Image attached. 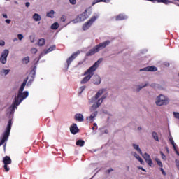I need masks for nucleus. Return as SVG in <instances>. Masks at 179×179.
I'll list each match as a JSON object with an SVG mask.
<instances>
[{
	"mask_svg": "<svg viewBox=\"0 0 179 179\" xmlns=\"http://www.w3.org/2000/svg\"><path fill=\"white\" fill-rule=\"evenodd\" d=\"M102 61V58L99 59L84 73L85 77L80 81L81 85H85V83H87V82H89L90 80L92 79V76L94 75V72L96 71V69H97V67L99 66Z\"/></svg>",
	"mask_w": 179,
	"mask_h": 179,
	"instance_id": "obj_1",
	"label": "nucleus"
},
{
	"mask_svg": "<svg viewBox=\"0 0 179 179\" xmlns=\"http://www.w3.org/2000/svg\"><path fill=\"white\" fill-rule=\"evenodd\" d=\"M23 62H24V64H29L30 62V58L29 57V56L24 57L22 59Z\"/></svg>",
	"mask_w": 179,
	"mask_h": 179,
	"instance_id": "obj_35",
	"label": "nucleus"
},
{
	"mask_svg": "<svg viewBox=\"0 0 179 179\" xmlns=\"http://www.w3.org/2000/svg\"><path fill=\"white\" fill-rule=\"evenodd\" d=\"M79 54H80V51L78 50L77 52L73 53L71 55V57L67 59L66 60L67 66H69V65H71V64L72 63V61H73V59H75V58H76V57H78Z\"/></svg>",
	"mask_w": 179,
	"mask_h": 179,
	"instance_id": "obj_10",
	"label": "nucleus"
},
{
	"mask_svg": "<svg viewBox=\"0 0 179 179\" xmlns=\"http://www.w3.org/2000/svg\"><path fill=\"white\" fill-rule=\"evenodd\" d=\"M9 55V50H4L1 55L0 57V62L5 65L6 64V61H8V56Z\"/></svg>",
	"mask_w": 179,
	"mask_h": 179,
	"instance_id": "obj_9",
	"label": "nucleus"
},
{
	"mask_svg": "<svg viewBox=\"0 0 179 179\" xmlns=\"http://www.w3.org/2000/svg\"><path fill=\"white\" fill-rule=\"evenodd\" d=\"M15 3H17V1H15Z\"/></svg>",
	"mask_w": 179,
	"mask_h": 179,
	"instance_id": "obj_60",
	"label": "nucleus"
},
{
	"mask_svg": "<svg viewBox=\"0 0 179 179\" xmlns=\"http://www.w3.org/2000/svg\"><path fill=\"white\" fill-rule=\"evenodd\" d=\"M104 93V90H99L98 92L96 94V95L92 97L91 99H90L89 103H94L95 101H97L99 99V97L101 96Z\"/></svg>",
	"mask_w": 179,
	"mask_h": 179,
	"instance_id": "obj_11",
	"label": "nucleus"
},
{
	"mask_svg": "<svg viewBox=\"0 0 179 179\" xmlns=\"http://www.w3.org/2000/svg\"><path fill=\"white\" fill-rule=\"evenodd\" d=\"M70 3L71 5H76V0H69Z\"/></svg>",
	"mask_w": 179,
	"mask_h": 179,
	"instance_id": "obj_45",
	"label": "nucleus"
},
{
	"mask_svg": "<svg viewBox=\"0 0 179 179\" xmlns=\"http://www.w3.org/2000/svg\"><path fill=\"white\" fill-rule=\"evenodd\" d=\"M45 45V39L41 38L38 40V45L39 47H43V45Z\"/></svg>",
	"mask_w": 179,
	"mask_h": 179,
	"instance_id": "obj_32",
	"label": "nucleus"
},
{
	"mask_svg": "<svg viewBox=\"0 0 179 179\" xmlns=\"http://www.w3.org/2000/svg\"><path fill=\"white\" fill-rule=\"evenodd\" d=\"M10 22V20H6V23H7L8 24H9Z\"/></svg>",
	"mask_w": 179,
	"mask_h": 179,
	"instance_id": "obj_52",
	"label": "nucleus"
},
{
	"mask_svg": "<svg viewBox=\"0 0 179 179\" xmlns=\"http://www.w3.org/2000/svg\"><path fill=\"white\" fill-rule=\"evenodd\" d=\"M76 146H80L82 148V146H85V141L83 140H78L76 143Z\"/></svg>",
	"mask_w": 179,
	"mask_h": 179,
	"instance_id": "obj_26",
	"label": "nucleus"
},
{
	"mask_svg": "<svg viewBox=\"0 0 179 179\" xmlns=\"http://www.w3.org/2000/svg\"><path fill=\"white\" fill-rule=\"evenodd\" d=\"M70 132H71L73 135H76V134L79 132V128H78L76 123H73V125L70 127Z\"/></svg>",
	"mask_w": 179,
	"mask_h": 179,
	"instance_id": "obj_14",
	"label": "nucleus"
},
{
	"mask_svg": "<svg viewBox=\"0 0 179 179\" xmlns=\"http://www.w3.org/2000/svg\"><path fill=\"white\" fill-rule=\"evenodd\" d=\"M25 6H26L27 8H29V6H30V3L27 2V3H25Z\"/></svg>",
	"mask_w": 179,
	"mask_h": 179,
	"instance_id": "obj_50",
	"label": "nucleus"
},
{
	"mask_svg": "<svg viewBox=\"0 0 179 179\" xmlns=\"http://www.w3.org/2000/svg\"><path fill=\"white\" fill-rule=\"evenodd\" d=\"M140 71H145V72H156V71H157V68L155 66H147L143 69H141Z\"/></svg>",
	"mask_w": 179,
	"mask_h": 179,
	"instance_id": "obj_13",
	"label": "nucleus"
},
{
	"mask_svg": "<svg viewBox=\"0 0 179 179\" xmlns=\"http://www.w3.org/2000/svg\"><path fill=\"white\" fill-rule=\"evenodd\" d=\"M3 17H4V19H8V15L6 14H3Z\"/></svg>",
	"mask_w": 179,
	"mask_h": 179,
	"instance_id": "obj_51",
	"label": "nucleus"
},
{
	"mask_svg": "<svg viewBox=\"0 0 179 179\" xmlns=\"http://www.w3.org/2000/svg\"><path fill=\"white\" fill-rule=\"evenodd\" d=\"M55 12L54 10H50V12L47 13L46 16L47 17H51V19L54 18V15Z\"/></svg>",
	"mask_w": 179,
	"mask_h": 179,
	"instance_id": "obj_28",
	"label": "nucleus"
},
{
	"mask_svg": "<svg viewBox=\"0 0 179 179\" xmlns=\"http://www.w3.org/2000/svg\"><path fill=\"white\" fill-rule=\"evenodd\" d=\"M111 171H114V169H108V174H110V173H111Z\"/></svg>",
	"mask_w": 179,
	"mask_h": 179,
	"instance_id": "obj_49",
	"label": "nucleus"
},
{
	"mask_svg": "<svg viewBox=\"0 0 179 179\" xmlns=\"http://www.w3.org/2000/svg\"><path fill=\"white\" fill-rule=\"evenodd\" d=\"M92 129L93 131H94V127H93Z\"/></svg>",
	"mask_w": 179,
	"mask_h": 179,
	"instance_id": "obj_58",
	"label": "nucleus"
},
{
	"mask_svg": "<svg viewBox=\"0 0 179 179\" xmlns=\"http://www.w3.org/2000/svg\"><path fill=\"white\" fill-rule=\"evenodd\" d=\"M98 16H93L92 18H90L87 22H85L83 25V30L86 31L88 30V29H90V27L93 23H94L95 20H97Z\"/></svg>",
	"mask_w": 179,
	"mask_h": 179,
	"instance_id": "obj_7",
	"label": "nucleus"
},
{
	"mask_svg": "<svg viewBox=\"0 0 179 179\" xmlns=\"http://www.w3.org/2000/svg\"><path fill=\"white\" fill-rule=\"evenodd\" d=\"M99 2H105V3H108L110 0H94L92 3V6L96 5V3H99Z\"/></svg>",
	"mask_w": 179,
	"mask_h": 179,
	"instance_id": "obj_25",
	"label": "nucleus"
},
{
	"mask_svg": "<svg viewBox=\"0 0 179 179\" xmlns=\"http://www.w3.org/2000/svg\"><path fill=\"white\" fill-rule=\"evenodd\" d=\"M82 64H83V62H80L78 63V65H82Z\"/></svg>",
	"mask_w": 179,
	"mask_h": 179,
	"instance_id": "obj_55",
	"label": "nucleus"
},
{
	"mask_svg": "<svg viewBox=\"0 0 179 179\" xmlns=\"http://www.w3.org/2000/svg\"><path fill=\"white\" fill-rule=\"evenodd\" d=\"M169 103H170V99H169V97L163 94H160L159 96H158L155 101V104L159 106H167Z\"/></svg>",
	"mask_w": 179,
	"mask_h": 179,
	"instance_id": "obj_5",
	"label": "nucleus"
},
{
	"mask_svg": "<svg viewBox=\"0 0 179 179\" xmlns=\"http://www.w3.org/2000/svg\"><path fill=\"white\" fill-rule=\"evenodd\" d=\"M134 157H136V159H137V160H138V162H140L141 164H143V163H145V162H143V159H142L138 154L134 153Z\"/></svg>",
	"mask_w": 179,
	"mask_h": 179,
	"instance_id": "obj_30",
	"label": "nucleus"
},
{
	"mask_svg": "<svg viewBox=\"0 0 179 179\" xmlns=\"http://www.w3.org/2000/svg\"><path fill=\"white\" fill-rule=\"evenodd\" d=\"M6 1H10V0H6Z\"/></svg>",
	"mask_w": 179,
	"mask_h": 179,
	"instance_id": "obj_61",
	"label": "nucleus"
},
{
	"mask_svg": "<svg viewBox=\"0 0 179 179\" xmlns=\"http://www.w3.org/2000/svg\"><path fill=\"white\" fill-rule=\"evenodd\" d=\"M29 96V92L24 91V92H18L17 96L15 98L14 102L12 103V105L10 106L9 109L10 111H15L16 108H17V106L19 104L24 100L27 97Z\"/></svg>",
	"mask_w": 179,
	"mask_h": 179,
	"instance_id": "obj_2",
	"label": "nucleus"
},
{
	"mask_svg": "<svg viewBox=\"0 0 179 179\" xmlns=\"http://www.w3.org/2000/svg\"><path fill=\"white\" fill-rule=\"evenodd\" d=\"M32 18L34 19V20H35V22H40V20H41V16L38 13H35L33 15Z\"/></svg>",
	"mask_w": 179,
	"mask_h": 179,
	"instance_id": "obj_23",
	"label": "nucleus"
},
{
	"mask_svg": "<svg viewBox=\"0 0 179 179\" xmlns=\"http://www.w3.org/2000/svg\"><path fill=\"white\" fill-rule=\"evenodd\" d=\"M160 155H161L162 159H163V160H167V157H166V155H164V153H163V152L160 151Z\"/></svg>",
	"mask_w": 179,
	"mask_h": 179,
	"instance_id": "obj_36",
	"label": "nucleus"
},
{
	"mask_svg": "<svg viewBox=\"0 0 179 179\" xmlns=\"http://www.w3.org/2000/svg\"><path fill=\"white\" fill-rule=\"evenodd\" d=\"M138 131H141L142 129V127H138Z\"/></svg>",
	"mask_w": 179,
	"mask_h": 179,
	"instance_id": "obj_56",
	"label": "nucleus"
},
{
	"mask_svg": "<svg viewBox=\"0 0 179 179\" xmlns=\"http://www.w3.org/2000/svg\"><path fill=\"white\" fill-rule=\"evenodd\" d=\"M175 162H176V166L178 170H179V160L178 159H176Z\"/></svg>",
	"mask_w": 179,
	"mask_h": 179,
	"instance_id": "obj_42",
	"label": "nucleus"
},
{
	"mask_svg": "<svg viewBox=\"0 0 179 179\" xmlns=\"http://www.w3.org/2000/svg\"><path fill=\"white\" fill-rule=\"evenodd\" d=\"M173 117H175L177 120H179V113L178 112H173Z\"/></svg>",
	"mask_w": 179,
	"mask_h": 179,
	"instance_id": "obj_37",
	"label": "nucleus"
},
{
	"mask_svg": "<svg viewBox=\"0 0 179 179\" xmlns=\"http://www.w3.org/2000/svg\"><path fill=\"white\" fill-rule=\"evenodd\" d=\"M91 113H92L91 114V115L87 118V120H90V121H94V118H96V117H97V114H98V112L97 110H90Z\"/></svg>",
	"mask_w": 179,
	"mask_h": 179,
	"instance_id": "obj_16",
	"label": "nucleus"
},
{
	"mask_svg": "<svg viewBox=\"0 0 179 179\" xmlns=\"http://www.w3.org/2000/svg\"><path fill=\"white\" fill-rule=\"evenodd\" d=\"M139 169L140 170H142V171H146V170L143 167H140Z\"/></svg>",
	"mask_w": 179,
	"mask_h": 179,
	"instance_id": "obj_53",
	"label": "nucleus"
},
{
	"mask_svg": "<svg viewBox=\"0 0 179 179\" xmlns=\"http://www.w3.org/2000/svg\"><path fill=\"white\" fill-rule=\"evenodd\" d=\"M27 80H29V77H27L22 83V84L21 85L20 88L19 89L20 93H22L23 92V90H24V87H26V84L27 83Z\"/></svg>",
	"mask_w": 179,
	"mask_h": 179,
	"instance_id": "obj_20",
	"label": "nucleus"
},
{
	"mask_svg": "<svg viewBox=\"0 0 179 179\" xmlns=\"http://www.w3.org/2000/svg\"><path fill=\"white\" fill-rule=\"evenodd\" d=\"M29 40H30L31 43H34V36H30Z\"/></svg>",
	"mask_w": 179,
	"mask_h": 179,
	"instance_id": "obj_46",
	"label": "nucleus"
},
{
	"mask_svg": "<svg viewBox=\"0 0 179 179\" xmlns=\"http://www.w3.org/2000/svg\"><path fill=\"white\" fill-rule=\"evenodd\" d=\"M152 136L153 139H155V141H157V142H159V135L157 134V132L153 131L152 133Z\"/></svg>",
	"mask_w": 179,
	"mask_h": 179,
	"instance_id": "obj_29",
	"label": "nucleus"
},
{
	"mask_svg": "<svg viewBox=\"0 0 179 179\" xmlns=\"http://www.w3.org/2000/svg\"><path fill=\"white\" fill-rule=\"evenodd\" d=\"M88 18L87 10H85L82 14L78 15L76 19L73 20L72 22L73 23H80V22H85Z\"/></svg>",
	"mask_w": 179,
	"mask_h": 179,
	"instance_id": "obj_6",
	"label": "nucleus"
},
{
	"mask_svg": "<svg viewBox=\"0 0 179 179\" xmlns=\"http://www.w3.org/2000/svg\"><path fill=\"white\" fill-rule=\"evenodd\" d=\"M94 85H100L101 83V78L99 76H94L93 78Z\"/></svg>",
	"mask_w": 179,
	"mask_h": 179,
	"instance_id": "obj_18",
	"label": "nucleus"
},
{
	"mask_svg": "<svg viewBox=\"0 0 179 179\" xmlns=\"http://www.w3.org/2000/svg\"><path fill=\"white\" fill-rule=\"evenodd\" d=\"M56 48L57 46H55V45H52L48 50H45V54H48V52H51V51H55Z\"/></svg>",
	"mask_w": 179,
	"mask_h": 179,
	"instance_id": "obj_24",
	"label": "nucleus"
},
{
	"mask_svg": "<svg viewBox=\"0 0 179 179\" xmlns=\"http://www.w3.org/2000/svg\"><path fill=\"white\" fill-rule=\"evenodd\" d=\"M30 75H32V78L28 82L27 85H31V82L34 80V77L36 76V67H34L33 69L31 71Z\"/></svg>",
	"mask_w": 179,
	"mask_h": 179,
	"instance_id": "obj_17",
	"label": "nucleus"
},
{
	"mask_svg": "<svg viewBox=\"0 0 179 179\" xmlns=\"http://www.w3.org/2000/svg\"><path fill=\"white\" fill-rule=\"evenodd\" d=\"M3 163L4 164H12V159H10V157L6 156L3 158Z\"/></svg>",
	"mask_w": 179,
	"mask_h": 179,
	"instance_id": "obj_19",
	"label": "nucleus"
},
{
	"mask_svg": "<svg viewBox=\"0 0 179 179\" xmlns=\"http://www.w3.org/2000/svg\"><path fill=\"white\" fill-rule=\"evenodd\" d=\"M147 85H148V84H145V85H143V87H140V89H142V88L145 87L147 86Z\"/></svg>",
	"mask_w": 179,
	"mask_h": 179,
	"instance_id": "obj_54",
	"label": "nucleus"
},
{
	"mask_svg": "<svg viewBox=\"0 0 179 179\" xmlns=\"http://www.w3.org/2000/svg\"><path fill=\"white\" fill-rule=\"evenodd\" d=\"M169 141L171 143V145H173L175 152L176 153V155H178V156H179V152L177 150V145L176 143H174V140L173 139V138H169Z\"/></svg>",
	"mask_w": 179,
	"mask_h": 179,
	"instance_id": "obj_22",
	"label": "nucleus"
},
{
	"mask_svg": "<svg viewBox=\"0 0 179 179\" xmlns=\"http://www.w3.org/2000/svg\"><path fill=\"white\" fill-rule=\"evenodd\" d=\"M59 27V24L58 22H55L51 25L52 30H57Z\"/></svg>",
	"mask_w": 179,
	"mask_h": 179,
	"instance_id": "obj_31",
	"label": "nucleus"
},
{
	"mask_svg": "<svg viewBox=\"0 0 179 179\" xmlns=\"http://www.w3.org/2000/svg\"><path fill=\"white\" fill-rule=\"evenodd\" d=\"M85 89H86V86H82V87H80V94L82 92H83V90H85Z\"/></svg>",
	"mask_w": 179,
	"mask_h": 179,
	"instance_id": "obj_41",
	"label": "nucleus"
},
{
	"mask_svg": "<svg viewBox=\"0 0 179 179\" xmlns=\"http://www.w3.org/2000/svg\"><path fill=\"white\" fill-rule=\"evenodd\" d=\"M18 40H23V35L22 34H19L17 35Z\"/></svg>",
	"mask_w": 179,
	"mask_h": 179,
	"instance_id": "obj_44",
	"label": "nucleus"
},
{
	"mask_svg": "<svg viewBox=\"0 0 179 179\" xmlns=\"http://www.w3.org/2000/svg\"><path fill=\"white\" fill-rule=\"evenodd\" d=\"M37 48H31V54H37Z\"/></svg>",
	"mask_w": 179,
	"mask_h": 179,
	"instance_id": "obj_39",
	"label": "nucleus"
},
{
	"mask_svg": "<svg viewBox=\"0 0 179 179\" xmlns=\"http://www.w3.org/2000/svg\"><path fill=\"white\" fill-rule=\"evenodd\" d=\"M74 120H76V121H78V122H83L85 121L83 115L80 113L76 114L74 116Z\"/></svg>",
	"mask_w": 179,
	"mask_h": 179,
	"instance_id": "obj_15",
	"label": "nucleus"
},
{
	"mask_svg": "<svg viewBox=\"0 0 179 179\" xmlns=\"http://www.w3.org/2000/svg\"><path fill=\"white\" fill-rule=\"evenodd\" d=\"M0 45L1 47H3V45H5V42L3 41V40H0Z\"/></svg>",
	"mask_w": 179,
	"mask_h": 179,
	"instance_id": "obj_47",
	"label": "nucleus"
},
{
	"mask_svg": "<svg viewBox=\"0 0 179 179\" xmlns=\"http://www.w3.org/2000/svg\"><path fill=\"white\" fill-rule=\"evenodd\" d=\"M3 168L6 173H8V171H9V170H10V169H9V167L8 166V164H4Z\"/></svg>",
	"mask_w": 179,
	"mask_h": 179,
	"instance_id": "obj_38",
	"label": "nucleus"
},
{
	"mask_svg": "<svg viewBox=\"0 0 179 179\" xmlns=\"http://www.w3.org/2000/svg\"><path fill=\"white\" fill-rule=\"evenodd\" d=\"M143 157L145 160V162L148 164V166H150V167L153 166V161H152V159L150 158V155H149V154L146 152L144 153Z\"/></svg>",
	"mask_w": 179,
	"mask_h": 179,
	"instance_id": "obj_12",
	"label": "nucleus"
},
{
	"mask_svg": "<svg viewBox=\"0 0 179 179\" xmlns=\"http://www.w3.org/2000/svg\"><path fill=\"white\" fill-rule=\"evenodd\" d=\"M125 19H127V15H124V14H119L115 17V20L117 22H120V20H125Z\"/></svg>",
	"mask_w": 179,
	"mask_h": 179,
	"instance_id": "obj_21",
	"label": "nucleus"
},
{
	"mask_svg": "<svg viewBox=\"0 0 179 179\" xmlns=\"http://www.w3.org/2000/svg\"><path fill=\"white\" fill-rule=\"evenodd\" d=\"M10 71V70H9V69L4 70L5 75H8V73H9Z\"/></svg>",
	"mask_w": 179,
	"mask_h": 179,
	"instance_id": "obj_48",
	"label": "nucleus"
},
{
	"mask_svg": "<svg viewBox=\"0 0 179 179\" xmlns=\"http://www.w3.org/2000/svg\"><path fill=\"white\" fill-rule=\"evenodd\" d=\"M133 148L140 154L142 155V150L137 144H133Z\"/></svg>",
	"mask_w": 179,
	"mask_h": 179,
	"instance_id": "obj_27",
	"label": "nucleus"
},
{
	"mask_svg": "<svg viewBox=\"0 0 179 179\" xmlns=\"http://www.w3.org/2000/svg\"><path fill=\"white\" fill-rule=\"evenodd\" d=\"M155 162H157V164L159 166V167H163V163H162V161L159 158H155Z\"/></svg>",
	"mask_w": 179,
	"mask_h": 179,
	"instance_id": "obj_34",
	"label": "nucleus"
},
{
	"mask_svg": "<svg viewBox=\"0 0 179 179\" xmlns=\"http://www.w3.org/2000/svg\"><path fill=\"white\" fill-rule=\"evenodd\" d=\"M94 127H97V124L94 123Z\"/></svg>",
	"mask_w": 179,
	"mask_h": 179,
	"instance_id": "obj_57",
	"label": "nucleus"
},
{
	"mask_svg": "<svg viewBox=\"0 0 179 179\" xmlns=\"http://www.w3.org/2000/svg\"><path fill=\"white\" fill-rule=\"evenodd\" d=\"M155 1H157L158 3H164L165 5H169V3H171V1L169 0H155Z\"/></svg>",
	"mask_w": 179,
	"mask_h": 179,
	"instance_id": "obj_33",
	"label": "nucleus"
},
{
	"mask_svg": "<svg viewBox=\"0 0 179 179\" xmlns=\"http://www.w3.org/2000/svg\"><path fill=\"white\" fill-rule=\"evenodd\" d=\"M109 44L110 41L108 40L95 45L92 49H91L86 53V56L92 57V55H94V54H96V52L101 51V50H104V48H106V47H107V45H108Z\"/></svg>",
	"mask_w": 179,
	"mask_h": 179,
	"instance_id": "obj_3",
	"label": "nucleus"
},
{
	"mask_svg": "<svg viewBox=\"0 0 179 179\" xmlns=\"http://www.w3.org/2000/svg\"><path fill=\"white\" fill-rule=\"evenodd\" d=\"M10 129H12V120H9L8 122V125L3 135V138L0 142V146H2L8 141V138H9V135H10Z\"/></svg>",
	"mask_w": 179,
	"mask_h": 179,
	"instance_id": "obj_4",
	"label": "nucleus"
},
{
	"mask_svg": "<svg viewBox=\"0 0 179 179\" xmlns=\"http://www.w3.org/2000/svg\"><path fill=\"white\" fill-rule=\"evenodd\" d=\"M106 97H107L106 95H103L101 98L98 99L97 101L92 106L90 110L94 111V110H97V108L101 106V103H103V101L104 99H106Z\"/></svg>",
	"mask_w": 179,
	"mask_h": 179,
	"instance_id": "obj_8",
	"label": "nucleus"
},
{
	"mask_svg": "<svg viewBox=\"0 0 179 179\" xmlns=\"http://www.w3.org/2000/svg\"><path fill=\"white\" fill-rule=\"evenodd\" d=\"M160 171L162 172V173L163 174V176H166V171H164V169H163V167L159 169Z\"/></svg>",
	"mask_w": 179,
	"mask_h": 179,
	"instance_id": "obj_43",
	"label": "nucleus"
},
{
	"mask_svg": "<svg viewBox=\"0 0 179 179\" xmlns=\"http://www.w3.org/2000/svg\"><path fill=\"white\" fill-rule=\"evenodd\" d=\"M60 20H61V22H62L64 23V22H65V20H66V16L62 15Z\"/></svg>",
	"mask_w": 179,
	"mask_h": 179,
	"instance_id": "obj_40",
	"label": "nucleus"
},
{
	"mask_svg": "<svg viewBox=\"0 0 179 179\" xmlns=\"http://www.w3.org/2000/svg\"><path fill=\"white\" fill-rule=\"evenodd\" d=\"M173 1H177L178 2H179V0H173Z\"/></svg>",
	"mask_w": 179,
	"mask_h": 179,
	"instance_id": "obj_59",
	"label": "nucleus"
}]
</instances>
